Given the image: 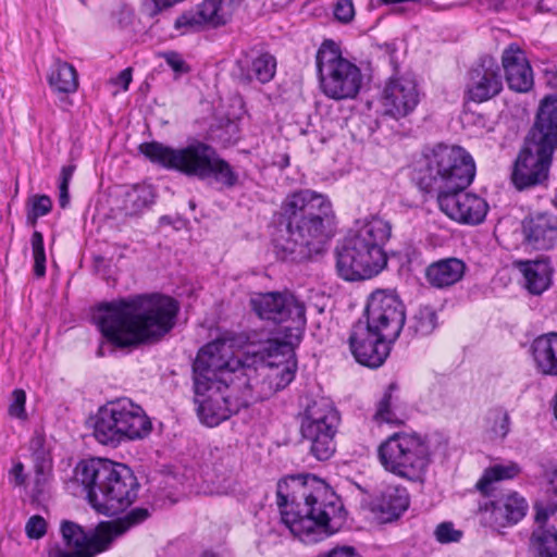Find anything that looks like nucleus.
<instances>
[{"label": "nucleus", "instance_id": "nucleus-1", "mask_svg": "<svg viewBox=\"0 0 557 557\" xmlns=\"http://www.w3.org/2000/svg\"><path fill=\"white\" fill-rule=\"evenodd\" d=\"M250 304L261 319L290 323L283 341L271 338L259 347L247 345L250 358L242 382L253 403L269 398L294 380L297 364L293 349L302 337L307 317L304 300L290 292L258 294Z\"/></svg>", "mask_w": 557, "mask_h": 557}, {"label": "nucleus", "instance_id": "nucleus-2", "mask_svg": "<svg viewBox=\"0 0 557 557\" xmlns=\"http://www.w3.org/2000/svg\"><path fill=\"white\" fill-rule=\"evenodd\" d=\"M180 310L172 297L136 295L101 305L94 320L102 336L116 347L159 342L175 325Z\"/></svg>", "mask_w": 557, "mask_h": 557}, {"label": "nucleus", "instance_id": "nucleus-3", "mask_svg": "<svg viewBox=\"0 0 557 557\" xmlns=\"http://www.w3.org/2000/svg\"><path fill=\"white\" fill-rule=\"evenodd\" d=\"M281 209L286 228L274 239L280 259H307L333 235L334 215L324 195L311 189L295 191L284 199Z\"/></svg>", "mask_w": 557, "mask_h": 557}, {"label": "nucleus", "instance_id": "nucleus-4", "mask_svg": "<svg viewBox=\"0 0 557 557\" xmlns=\"http://www.w3.org/2000/svg\"><path fill=\"white\" fill-rule=\"evenodd\" d=\"M314 484H298L290 499L283 492L286 483L277 484L281 520L295 537L307 544L333 534L344 518L342 504L335 494L322 482L315 481Z\"/></svg>", "mask_w": 557, "mask_h": 557}, {"label": "nucleus", "instance_id": "nucleus-5", "mask_svg": "<svg viewBox=\"0 0 557 557\" xmlns=\"http://www.w3.org/2000/svg\"><path fill=\"white\" fill-rule=\"evenodd\" d=\"M392 235V225L380 216L358 222L336 249V270L346 281L368 280L387 264L384 246Z\"/></svg>", "mask_w": 557, "mask_h": 557}, {"label": "nucleus", "instance_id": "nucleus-6", "mask_svg": "<svg viewBox=\"0 0 557 557\" xmlns=\"http://www.w3.org/2000/svg\"><path fill=\"white\" fill-rule=\"evenodd\" d=\"M76 480L87 492L90 505L107 516L123 512L137 497V479L123 463L108 459L81 462L76 469Z\"/></svg>", "mask_w": 557, "mask_h": 557}, {"label": "nucleus", "instance_id": "nucleus-7", "mask_svg": "<svg viewBox=\"0 0 557 557\" xmlns=\"http://www.w3.org/2000/svg\"><path fill=\"white\" fill-rule=\"evenodd\" d=\"M140 151L151 162L187 176L199 180L213 177L227 187L237 183L238 177L232 166L219 157L214 148L202 141L195 140L181 148L152 141L140 145Z\"/></svg>", "mask_w": 557, "mask_h": 557}, {"label": "nucleus", "instance_id": "nucleus-8", "mask_svg": "<svg viewBox=\"0 0 557 557\" xmlns=\"http://www.w3.org/2000/svg\"><path fill=\"white\" fill-rule=\"evenodd\" d=\"M419 172L420 187L438 195L469 186L475 174V165L463 148L438 144L423 151Z\"/></svg>", "mask_w": 557, "mask_h": 557}, {"label": "nucleus", "instance_id": "nucleus-9", "mask_svg": "<svg viewBox=\"0 0 557 557\" xmlns=\"http://www.w3.org/2000/svg\"><path fill=\"white\" fill-rule=\"evenodd\" d=\"M91 421L96 441L112 447L124 442L143 440L152 429L145 410L128 398H120L101 406Z\"/></svg>", "mask_w": 557, "mask_h": 557}, {"label": "nucleus", "instance_id": "nucleus-10", "mask_svg": "<svg viewBox=\"0 0 557 557\" xmlns=\"http://www.w3.org/2000/svg\"><path fill=\"white\" fill-rule=\"evenodd\" d=\"M430 442L417 433H395L377 450L383 468L410 482H423L432 462Z\"/></svg>", "mask_w": 557, "mask_h": 557}, {"label": "nucleus", "instance_id": "nucleus-11", "mask_svg": "<svg viewBox=\"0 0 557 557\" xmlns=\"http://www.w3.org/2000/svg\"><path fill=\"white\" fill-rule=\"evenodd\" d=\"M250 355L247 346L234 349V341L222 338L202 347L194 362V389L198 393L208 391L210 383L237 382L236 376L244 379Z\"/></svg>", "mask_w": 557, "mask_h": 557}, {"label": "nucleus", "instance_id": "nucleus-12", "mask_svg": "<svg viewBox=\"0 0 557 557\" xmlns=\"http://www.w3.org/2000/svg\"><path fill=\"white\" fill-rule=\"evenodd\" d=\"M317 73L321 92L335 101L355 99L362 87L360 67L343 55L332 40H324L315 55Z\"/></svg>", "mask_w": 557, "mask_h": 557}, {"label": "nucleus", "instance_id": "nucleus-13", "mask_svg": "<svg viewBox=\"0 0 557 557\" xmlns=\"http://www.w3.org/2000/svg\"><path fill=\"white\" fill-rule=\"evenodd\" d=\"M236 380L237 382L231 380L230 383H210L208 391L202 393L195 391L197 414L203 424L216 426L251 403L242 377L236 376Z\"/></svg>", "mask_w": 557, "mask_h": 557}, {"label": "nucleus", "instance_id": "nucleus-14", "mask_svg": "<svg viewBox=\"0 0 557 557\" xmlns=\"http://www.w3.org/2000/svg\"><path fill=\"white\" fill-rule=\"evenodd\" d=\"M339 421L337 409L327 398L313 400L305 410L301 435L310 443V451L318 460H327L333 456Z\"/></svg>", "mask_w": 557, "mask_h": 557}, {"label": "nucleus", "instance_id": "nucleus-15", "mask_svg": "<svg viewBox=\"0 0 557 557\" xmlns=\"http://www.w3.org/2000/svg\"><path fill=\"white\" fill-rule=\"evenodd\" d=\"M557 147L549 137L530 132L512 168L511 180L518 189L543 184L549 174L553 153Z\"/></svg>", "mask_w": 557, "mask_h": 557}, {"label": "nucleus", "instance_id": "nucleus-16", "mask_svg": "<svg viewBox=\"0 0 557 557\" xmlns=\"http://www.w3.org/2000/svg\"><path fill=\"white\" fill-rule=\"evenodd\" d=\"M148 516L147 509L136 508L123 519L101 522L91 536L87 535L81 525L63 521L61 533L66 546L73 548V552H90L102 546L104 552L116 537L124 534L131 527L146 520Z\"/></svg>", "mask_w": 557, "mask_h": 557}, {"label": "nucleus", "instance_id": "nucleus-17", "mask_svg": "<svg viewBox=\"0 0 557 557\" xmlns=\"http://www.w3.org/2000/svg\"><path fill=\"white\" fill-rule=\"evenodd\" d=\"M364 323L384 332L383 336L397 338L405 324V307L399 297L389 290H375L371 294Z\"/></svg>", "mask_w": 557, "mask_h": 557}, {"label": "nucleus", "instance_id": "nucleus-18", "mask_svg": "<svg viewBox=\"0 0 557 557\" xmlns=\"http://www.w3.org/2000/svg\"><path fill=\"white\" fill-rule=\"evenodd\" d=\"M383 335V331L374 330L363 321L355 323L349 336V345L359 363L377 368L385 361L389 354V344L396 338Z\"/></svg>", "mask_w": 557, "mask_h": 557}, {"label": "nucleus", "instance_id": "nucleus-19", "mask_svg": "<svg viewBox=\"0 0 557 557\" xmlns=\"http://www.w3.org/2000/svg\"><path fill=\"white\" fill-rule=\"evenodd\" d=\"M463 189H448L438 194L440 209L456 222L479 224L485 219L488 205L482 197L463 191Z\"/></svg>", "mask_w": 557, "mask_h": 557}, {"label": "nucleus", "instance_id": "nucleus-20", "mask_svg": "<svg viewBox=\"0 0 557 557\" xmlns=\"http://www.w3.org/2000/svg\"><path fill=\"white\" fill-rule=\"evenodd\" d=\"M235 8V0H203L196 10L180 15L174 27L184 34L202 27L224 26L232 20Z\"/></svg>", "mask_w": 557, "mask_h": 557}, {"label": "nucleus", "instance_id": "nucleus-21", "mask_svg": "<svg viewBox=\"0 0 557 557\" xmlns=\"http://www.w3.org/2000/svg\"><path fill=\"white\" fill-rule=\"evenodd\" d=\"M420 95L416 82L409 77L391 78L382 92L384 113L395 119L410 114L418 106Z\"/></svg>", "mask_w": 557, "mask_h": 557}, {"label": "nucleus", "instance_id": "nucleus-22", "mask_svg": "<svg viewBox=\"0 0 557 557\" xmlns=\"http://www.w3.org/2000/svg\"><path fill=\"white\" fill-rule=\"evenodd\" d=\"M503 89L498 66L492 61L470 70L466 85V98L469 101L481 103L497 96Z\"/></svg>", "mask_w": 557, "mask_h": 557}, {"label": "nucleus", "instance_id": "nucleus-23", "mask_svg": "<svg viewBox=\"0 0 557 557\" xmlns=\"http://www.w3.org/2000/svg\"><path fill=\"white\" fill-rule=\"evenodd\" d=\"M521 231L525 246L534 250L552 249L557 243V216L547 213L527 216Z\"/></svg>", "mask_w": 557, "mask_h": 557}, {"label": "nucleus", "instance_id": "nucleus-24", "mask_svg": "<svg viewBox=\"0 0 557 557\" xmlns=\"http://www.w3.org/2000/svg\"><path fill=\"white\" fill-rule=\"evenodd\" d=\"M505 77L510 89L525 92L533 86V72L522 49L510 45L502 55Z\"/></svg>", "mask_w": 557, "mask_h": 557}, {"label": "nucleus", "instance_id": "nucleus-25", "mask_svg": "<svg viewBox=\"0 0 557 557\" xmlns=\"http://www.w3.org/2000/svg\"><path fill=\"white\" fill-rule=\"evenodd\" d=\"M528 505L518 493H510L493 502L485 508L488 512V522L495 528H505L516 524L527 512Z\"/></svg>", "mask_w": 557, "mask_h": 557}, {"label": "nucleus", "instance_id": "nucleus-26", "mask_svg": "<svg viewBox=\"0 0 557 557\" xmlns=\"http://www.w3.org/2000/svg\"><path fill=\"white\" fill-rule=\"evenodd\" d=\"M409 506L407 490L399 485L385 486L372 502L371 509L382 522L397 519Z\"/></svg>", "mask_w": 557, "mask_h": 557}, {"label": "nucleus", "instance_id": "nucleus-27", "mask_svg": "<svg viewBox=\"0 0 557 557\" xmlns=\"http://www.w3.org/2000/svg\"><path fill=\"white\" fill-rule=\"evenodd\" d=\"M513 264L521 272L524 287L530 294L541 295L549 288L553 268L548 258L517 260Z\"/></svg>", "mask_w": 557, "mask_h": 557}, {"label": "nucleus", "instance_id": "nucleus-28", "mask_svg": "<svg viewBox=\"0 0 557 557\" xmlns=\"http://www.w3.org/2000/svg\"><path fill=\"white\" fill-rule=\"evenodd\" d=\"M466 264L458 258H446L431 263L425 270L429 284L446 288L458 283L465 275Z\"/></svg>", "mask_w": 557, "mask_h": 557}, {"label": "nucleus", "instance_id": "nucleus-29", "mask_svg": "<svg viewBox=\"0 0 557 557\" xmlns=\"http://www.w3.org/2000/svg\"><path fill=\"white\" fill-rule=\"evenodd\" d=\"M531 352L539 372L557 375V333L550 332L537 336L531 345Z\"/></svg>", "mask_w": 557, "mask_h": 557}, {"label": "nucleus", "instance_id": "nucleus-30", "mask_svg": "<svg viewBox=\"0 0 557 557\" xmlns=\"http://www.w3.org/2000/svg\"><path fill=\"white\" fill-rule=\"evenodd\" d=\"M237 65L240 70V79L243 82L249 83L252 79H257L260 83H268L275 74L276 60L268 52L256 57L246 54L237 61Z\"/></svg>", "mask_w": 557, "mask_h": 557}, {"label": "nucleus", "instance_id": "nucleus-31", "mask_svg": "<svg viewBox=\"0 0 557 557\" xmlns=\"http://www.w3.org/2000/svg\"><path fill=\"white\" fill-rule=\"evenodd\" d=\"M397 386L395 383L388 385L382 398L376 404L373 420L377 424L388 423L399 425L404 422L405 416L403 408L398 401V397L394 395Z\"/></svg>", "mask_w": 557, "mask_h": 557}, {"label": "nucleus", "instance_id": "nucleus-32", "mask_svg": "<svg viewBox=\"0 0 557 557\" xmlns=\"http://www.w3.org/2000/svg\"><path fill=\"white\" fill-rule=\"evenodd\" d=\"M48 82L53 91L59 94H72L78 87V77L74 66L60 60L52 64Z\"/></svg>", "mask_w": 557, "mask_h": 557}, {"label": "nucleus", "instance_id": "nucleus-33", "mask_svg": "<svg viewBox=\"0 0 557 557\" xmlns=\"http://www.w3.org/2000/svg\"><path fill=\"white\" fill-rule=\"evenodd\" d=\"M530 132H540L549 137L552 145L557 147V97H546L542 101L535 125Z\"/></svg>", "mask_w": 557, "mask_h": 557}, {"label": "nucleus", "instance_id": "nucleus-34", "mask_svg": "<svg viewBox=\"0 0 557 557\" xmlns=\"http://www.w3.org/2000/svg\"><path fill=\"white\" fill-rule=\"evenodd\" d=\"M520 471L519 465L513 461L490 466L484 470L475 486L482 494H488L494 483L511 480L516 478Z\"/></svg>", "mask_w": 557, "mask_h": 557}, {"label": "nucleus", "instance_id": "nucleus-35", "mask_svg": "<svg viewBox=\"0 0 557 557\" xmlns=\"http://www.w3.org/2000/svg\"><path fill=\"white\" fill-rule=\"evenodd\" d=\"M437 326L436 311L429 306L419 308L412 317L410 329L419 336L430 335Z\"/></svg>", "mask_w": 557, "mask_h": 557}, {"label": "nucleus", "instance_id": "nucleus-36", "mask_svg": "<svg viewBox=\"0 0 557 557\" xmlns=\"http://www.w3.org/2000/svg\"><path fill=\"white\" fill-rule=\"evenodd\" d=\"M153 201L154 194L150 186H136L127 193L125 207L132 214H136L149 207Z\"/></svg>", "mask_w": 557, "mask_h": 557}, {"label": "nucleus", "instance_id": "nucleus-37", "mask_svg": "<svg viewBox=\"0 0 557 557\" xmlns=\"http://www.w3.org/2000/svg\"><path fill=\"white\" fill-rule=\"evenodd\" d=\"M539 557H557V534L549 530H537L533 534Z\"/></svg>", "mask_w": 557, "mask_h": 557}, {"label": "nucleus", "instance_id": "nucleus-38", "mask_svg": "<svg viewBox=\"0 0 557 557\" xmlns=\"http://www.w3.org/2000/svg\"><path fill=\"white\" fill-rule=\"evenodd\" d=\"M32 248L34 257V272L37 276H44L46 273V255L44 248V237L41 233L34 232L32 236Z\"/></svg>", "mask_w": 557, "mask_h": 557}, {"label": "nucleus", "instance_id": "nucleus-39", "mask_svg": "<svg viewBox=\"0 0 557 557\" xmlns=\"http://www.w3.org/2000/svg\"><path fill=\"white\" fill-rule=\"evenodd\" d=\"M434 537L441 544L457 543L462 537V531L455 528L453 522H442L434 530Z\"/></svg>", "mask_w": 557, "mask_h": 557}, {"label": "nucleus", "instance_id": "nucleus-40", "mask_svg": "<svg viewBox=\"0 0 557 557\" xmlns=\"http://www.w3.org/2000/svg\"><path fill=\"white\" fill-rule=\"evenodd\" d=\"M26 394L23 389H15L12 393L9 414L13 418L25 420L27 414L25 410Z\"/></svg>", "mask_w": 557, "mask_h": 557}, {"label": "nucleus", "instance_id": "nucleus-41", "mask_svg": "<svg viewBox=\"0 0 557 557\" xmlns=\"http://www.w3.org/2000/svg\"><path fill=\"white\" fill-rule=\"evenodd\" d=\"M25 532L32 540L41 539L47 532L46 520L39 515L32 516L25 524Z\"/></svg>", "mask_w": 557, "mask_h": 557}, {"label": "nucleus", "instance_id": "nucleus-42", "mask_svg": "<svg viewBox=\"0 0 557 557\" xmlns=\"http://www.w3.org/2000/svg\"><path fill=\"white\" fill-rule=\"evenodd\" d=\"M493 416V426L492 431L494 434L500 438H504L509 432V414L507 411L497 409L492 412Z\"/></svg>", "mask_w": 557, "mask_h": 557}, {"label": "nucleus", "instance_id": "nucleus-43", "mask_svg": "<svg viewBox=\"0 0 557 557\" xmlns=\"http://www.w3.org/2000/svg\"><path fill=\"white\" fill-rule=\"evenodd\" d=\"M162 58L165 60L166 64L177 74L187 73L189 71V66L183 60L180 53L175 51H166L163 52Z\"/></svg>", "mask_w": 557, "mask_h": 557}, {"label": "nucleus", "instance_id": "nucleus-44", "mask_svg": "<svg viewBox=\"0 0 557 557\" xmlns=\"http://www.w3.org/2000/svg\"><path fill=\"white\" fill-rule=\"evenodd\" d=\"M335 17L344 23L351 21L355 15L354 4L350 0H341L334 9Z\"/></svg>", "mask_w": 557, "mask_h": 557}, {"label": "nucleus", "instance_id": "nucleus-45", "mask_svg": "<svg viewBox=\"0 0 557 557\" xmlns=\"http://www.w3.org/2000/svg\"><path fill=\"white\" fill-rule=\"evenodd\" d=\"M50 468H51V465L47 458H41L40 461H37V463L35 466V473H36L35 481H36L38 491H41V487L47 482L48 474L50 472Z\"/></svg>", "mask_w": 557, "mask_h": 557}, {"label": "nucleus", "instance_id": "nucleus-46", "mask_svg": "<svg viewBox=\"0 0 557 557\" xmlns=\"http://www.w3.org/2000/svg\"><path fill=\"white\" fill-rule=\"evenodd\" d=\"M52 207L51 199L48 196H38L33 199V213L35 216L46 215Z\"/></svg>", "mask_w": 557, "mask_h": 557}, {"label": "nucleus", "instance_id": "nucleus-47", "mask_svg": "<svg viewBox=\"0 0 557 557\" xmlns=\"http://www.w3.org/2000/svg\"><path fill=\"white\" fill-rule=\"evenodd\" d=\"M324 557H362L356 548L351 546H337L331 549Z\"/></svg>", "mask_w": 557, "mask_h": 557}, {"label": "nucleus", "instance_id": "nucleus-48", "mask_svg": "<svg viewBox=\"0 0 557 557\" xmlns=\"http://www.w3.org/2000/svg\"><path fill=\"white\" fill-rule=\"evenodd\" d=\"M103 552V546L99 548H95L90 552H67L65 549H58L54 553L53 557H95L97 554Z\"/></svg>", "mask_w": 557, "mask_h": 557}, {"label": "nucleus", "instance_id": "nucleus-49", "mask_svg": "<svg viewBox=\"0 0 557 557\" xmlns=\"http://www.w3.org/2000/svg\"><path fill=\"white\" fill-rule=\"evenodd\" d=\"M132 82V70L129 67L120 72V74L111 79L113 85L121 86L122 90H127Z\"/></svg>", "mask_w": 557, "mask_h": 557}, {"label": "nucleus", "instance_id": "nucleus-50", "mask_svg": "<svg viewBox=\"0 0 557 557\" xmlns=\"http://www.w3.org/2000/svg\"><path fill=\"white\" fill-rule=\"evenodd\" d=\"M74 171H75V165H66V166H63L61 169V174H60V184H65V185H70V182L73 177V174H74Z\"/></svg>", "mask_w": 557, "mask_h": 557}, {"label": "nucleus", "instance_id": "nucleus-51", "mask_svg": "<svg viewBox=\"0 0 557 557\" xmlns=\"http://www.w3.org/2000/svg\"><path fill=\"white\" fill-rule=\"evenodd\" d=\"M548 479V491H552L555 495H557V466L547 472Z\"/></svg>", "mask_w": 557, "mask_h": 557}, {"label": "nucleus", "instance_id": "nucleus-52", "mask_svg": "<svg viewBox=\"0 0 557 557\" xmlns=\"http://www.w3.org/2000/svg\"><path fill=\"white\" fill-rule=\"evenodd\" d=\"M59 189H60V198H59L60 206L62 208H65L70 201L69 186L65 184H60Z\"/></svg>", "mask_w": 557, "mask_h": 557}, {"label": "nucleus", "instance_id": "nucleus-53", "mask_svg": "<svg viewBox=\"0 0 557 557\" xmlns=\"http://www.w3.org/2000/svg\"><path fill=\"white\" fill-rule=\"evenodd\" d=\"M23 470H24V467L22 463H16L12 470H11V474L14 476V480H15V483L17 485H21L24 483V479H23Z\"/></svg>", "mask_w": 557, "mask_h": 557}, {"label": "nucleus", "instance_id": "nucleus-54", "mask_svg": "<svg viewBox=\"0 0 557 557\" xmlns=\"http://www.w3.org/2000/svg\"><path fill=\"white\" fill-rule=\"evenodd\" d=\"M383 4H398V3H407V2H420L421 0H379Z\"/></svg>", "mask_w": 557, "mask_h": 557}, {"label": "nucleus", "instance_id": "nucleus-55", "mask_svg": "<svg viewBox=\"0 0 557 557\" xmlns=\"http://www.w3.org/2000/svg\"><path fill=\"white\" fill-rule=\"evenodd\" d=\"M201 557H215V556L212 554H203Z\"/></svg>", "mask_w": 557, "mask_h": 557}]
</instances>
